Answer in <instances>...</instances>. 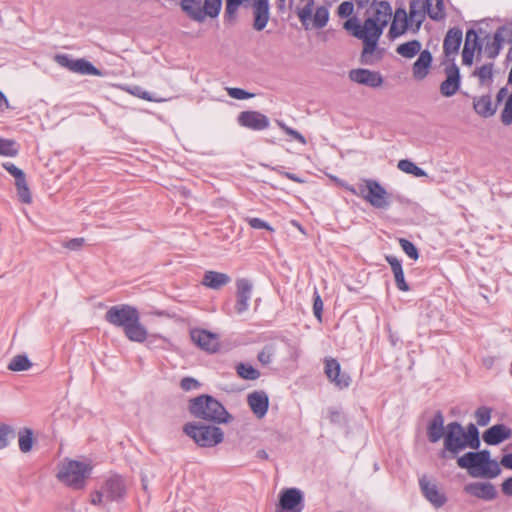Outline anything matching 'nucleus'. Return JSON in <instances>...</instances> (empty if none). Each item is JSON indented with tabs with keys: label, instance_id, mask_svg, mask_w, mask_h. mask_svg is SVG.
<instances>
[{
	"label": "nucleus",
	"instance_id": "f257e3e1",
	"mask_svg": "<svg viewBox=\"0 0 512 512\" xmlns=\"http://www.w3.org/2000/svg\"><path fill=\"white\" fill-rule=\"evenodd\" d=\"M391 17L392 8L389 2L374 0L363 24H360L356 17L349 18L344 23L347 31L363 41L362 62L369 63L368 57L375 51L378 40Z\"/></svg>",
	"mask_w": 512,
	"mask_h": 512
},
{
	"label": "nucleus",
	"instance_id": "f03ea898",
	"mask_svg": "<svg viewBox=\"0 0 512 512\" xmlns=\"http://www.w3.org/2000/svg\"><path fill=\"white\" fill-rule=\"evenodd\" d=\"M460 468L467 469L472 477L495 478L500 472L497 461L490 459V452H468L457 459Z\"/></svg>",
	"mask_w": 512,
	"mask_h": 512
},
{
	"label": "nucleus",
	"instance_id": "7ed1b4c3",
	"mask_svg": "<svg viewBox=\"0 0 512 512\" xmlns=\"http://www.w3.org/2000/svg\"><path fill=\"white\" fill-rule=\"evenodd\" d=\"M189 410L195 417L207 421L228 423L231 420L224 406L209 395H201L191 400Z\"/></svg>",
	"mask_w": 512,
	"mask_h": 512
},
{
	"label": "nucleus",
	"instance_id": "20e7f679",
	"mask_svg": "<svg viewBox=\"0 0 512 512\" xmlns=\"http://www.w3.org/2000/svg\"><path fill=\"white\" fill-rule=\"evenodd\" d=\"M348 190L362 197L377 209H387L391 204L389 193L378 181L373 179H365L363 184L358 186V190L354 187H348Z\"/></svg>",
	"mask_w": 512,
	"mask_h": 512
},
{
	"label": "nucleus",
	"instance_id": "39448f33",
	"mask_svg": "<svg viewBox=\"0 0 512 512\" xmlns=\"http://www.w3.org/2000/svg\"><path fill=\"white\" fill-rule=\"evenodd\" d=\"M94 464L90 458H65L59 464L57 477L60 480H86L93 471Z\"/></svg>",
	"mask_w": 512,
	"mask_h": 512
},
{
	"label": "nucleus",
	"instance_id": "423d86ee",
	"mask_svg": "<svg viewBox=\"0 0 512 512\" xmlns=\"http://www.w3.org/2000/svg\"><path fill=\"white\" fill-rule=\"evenodd\" d=\"M183 430L200 447H214L224 439L222 429L216 426L188 423Z\"/></svg>",
	"mask_w": 512,
	"mask_h": 512
},
{
	"label": "nucleus",
	"instance_id": "0eeeda50",
	"mask_svg": "<svg viewBox=\"0 0 512 512\" xmlns=\"http://www.w3.org/2000/svg\"><path fill=\"white\" fill-rule=\"evenodd\" d=\"M125 494L124 482H105L100 489L91 493V503L101 505L111 501H119Z\"/></svg>",
	"mask_w": 512,
	"mask_h": 512
},
{
	"label": "nucleus",
	"instance_id": "6e6552de",
	"mask_svg": "<svg viewBox=\"0 0 512 512\" xmlns=\"http://www.w3.org/2000/svg\"><path fill=\"white\" fill-rule=\"evenodd\" d=\"M304 508V494L298 488H284L279 493L275 512H301Z\"/></svg>",
	"mask_w": 512,
	"mask_h": 512
},
{
	"label": "nucleus",
	"instance_id": "1a4fd4ad",
	"mask_svg": "<svg viewBox=\"0 0 512 512\" xmlns=\"http://www.w3.org/2000/svg\"><path fill=\"white\" fill-rule=\"evenodd\" d=\"M139 312L136 308L120 304L110 307L106 314L105 320L113 326L124 329L130 322L136 321Z\"/></svg>",
	"mask_w": 512,
	"mask_h": 512
},
{
	"label": "nucleus",
	"instance_id": "9d476101",
	"mask_svg": "<svg viewBox=\"0 0 512 512\" xmlns=\"http://www.w3.org/2000/svg\"><path fill=\"white\" fill-rule=\"evenodd\" d=\"M444 447L453 454H457L466 447H469L465 431L458 422H451L446 426Z\"/></svg>",
	"mask_w": 512,
	"mask_h": 512
},
{
	"label": "nucleus",
	"instance_id": "9b49d317",
	"mask_svg": "<svg viewBox=\"0 0 512 512\" xmlns=\"http://www.w3.org/2000/svg\"><path fill=\"white\" fill-rule=\"evenodd\" d=\"M2 167L15 179V187L17 190V196L19 200L24 204H31L32 203V194L29 189L26 175L18 168L16 165H14L11 162H4L2 163Z\"/></svg>",
	"mask_w": 512,
	"mask_h": 512
},
{
	"label": "nucleus",
	"instance_id": "f8f14e48",
	"mask_svg": "<svg viewBox=\"0 0 512 512\" xmlns=\"http://www.w3.org/2000/svg\"><path fill=\"white\" fill-rule=\"evenodd\" d=\"M55 60L60 66L65 67L72 72L84 75H100V71L84 59L73 60L67 55H56Z\"/></svg>",
	"mask_w": 512,
	"mask_h": 512
},
{
	"label": "nucleus",
	"instance_id": "ddd939ff",
	"mask_svg": "<svg viewBox=\"0 0 512 512\" xmlns=\"http://www.w3.org/2000/svg\"><path fill=\"white\" fill-rule=\"evenodd\" d=\"M420 490L425 499L436 509L443 507L448 497L437 482H419Z\"/></svg>",
	"mask_w": 512,
	"mask_h": 512
},
{
	"label": "nucleus",
	"instance_id": "4468645a",
	"mask_svg": "<svg viewBox=\"0 0 512 512\" xmlns=\"http://www.w3.org/2000/svg\"><path fill=\"white\" fill-rule=\"evenodd\" d=\"M325 374L329 381L340 389L347 388L351 383V377L341 372V366L334 358L325 359Z\"/></svg>",
	"mask_w": 512,
	"mask_h": 512
},
{
	"label": "nucleus",
	"instance_id": "2eb2a0df",
	"mask_svg": "<svg viewBox=\"0 0 512 512\" xmlns=\"http://www.w3.org/2000/svg\"><path fill=\"white\" fill-rule=\"evenodd\" d=\"M253 285L250 280L240 278L236 281V303L235 311L237 314H243L249 308V301L252 295Z\"/></svg>",
	"mask_w": 512,
	"mask_h": 512
},
{
	"label": "nucleus",
	"instance_id": "dca6fc26",
	"mask_svg": "<svg viewBox=\"0 0 512 512\" xmlns=\"http://www.w3.org/2000/svg\"><path fill=\"white\" fill-rule=\"evenodd\" d=\"M237 121L240 126L251 130H264L270 124L268 117L258 111H243Z\"/></svg>",
	"mask_w": 512,
	"mask_h": 512
},
{
	"label": "nucleus",
	"instance_id": "f3484780",
	"mask_svg": "<svg viewBox=\"0 0 512 512\" xmlns=\"http://www.w3.org/2000/svg\"><path fill=\"white\" fill-rule=\"evenodd\" d=\"M446 79L440 85V93L444 97H452L460 88L459 68L453 63L445 68Z\"/></svg>",
	"mask_w": 512,
	"mask_h": 512
},
{
	"label": "nucleus",
	"instance_id": "a211bd4d",
	"mask_svg": "<svg viewBox=\"0 0 512 512\" xmlns=\"http://www.w3.org/2000/svg\"><path fill=\"white\" fill-rule=\"evenodd\" d=\"M351 81L376 88L382 85L383 78L380 73L368 69H353L349 72Z\"/></svg>",
	"mask_w": 512,
	"mask_h": 512
},
{
	"label": "nucleus",
	"instance_id": "6ab92c4d",
	"mask_svg": "<svg viewBox=\"0 0 512 512\" xmlns=\"http://www.w3.org/2000/svg\"><path fill=\"white\" fill-rule=\"evenodd\" d=\"M192 341L207 352H215L219 347L218 337L206 330L194 329L190 333Z\"/></svg>",
	"mask_w": 512,
	"mask_h": 512
},
{
	"label": "nucleus",
	"instance_id": "aec40b11",
	"mask_svg": "<svg viewBox=\"0 0 512 512\" xmlns=\"http://www.w3.org/2000/svg\"><path fill=\"white\" fill-rule=\"evenodd\" d=\"M247 403L253 414L258 419H262L268 411L269 398L264 391H254L248 394Z\"/></svg>",
	"mask_w": 512,
	"mask_h": 512
},
{
	"label": "nucleus",
	"instance_id": "412c9836",
	"mask_svg": "<svg viewBox=\"0 0 512 512\" xmlns=\"http://www.w3.org/2000/svg\"><path fill=\"white\" fill-rule=\"evenodd\" d=\"M407 31L412 32V27H410L408 14L405 9L397 8L393 15L389 35L391 38H397L405 34Z\"/></svg>",
	"mask_w": 512,
	"mask_h": 512
},
{
	"label": "nucleus",
	"instance_id": "4be33fe9",
	"mask_svg": "<svg viewBox=\"0 0 512 512\" xmlns=\"http://www.w3.org/2000/svg\"><path fill=\"white\" fill-rule=\"evenodd\" d=\"M464 491L472 496L483 500H493L497 496V491L491 482H471L464 487Z\"/></svg>",
	"mask_w": 512,
	"mask_h": 512
},
{
	"label": "nucleus",
	"instance_id": "5701e85b",
	"mask_svg": "<svg viewBox=\"0 0 512 512\" xmlns=\"http://www.w3.org/2000/svg\"><path fill=\"white\" fill-rule=\"evenodd\" d=\"M512 36V27L502 26L496 30L492 42L487 45V53L489 57H496L502 49L505 42L509 41Z\"/></svg>",
	"mask_w": 512,
	"mask_h": 512
},
{
	"label": "nucleus",
	"instance_id": "b1692460",
	"mask_svg": "<svg viewBox=\"0 0 512 512\" xmlns=\"http://www.w3.org/2000/svg\"><path fill=\"white\" fill-rule=\"evenodd\" d=\"M408 18L412 32L416 33L425 20V3L423 0H412L409 4Z\"/></svg>",
	"mask_w": 512,
	"mask_h": 512
},
{
	"label": "nucleus",
	"instance_id": "393cba45",
	"mask_svg": "<svg viewBox=\"0 0 512 512\" xmlns=\"http://www.w3.org/2000/svg\"><path fill=\"white\" fill-rule=\"evenodd\" d=\"M511 436V430L503 424L490 427L483 434V440L489 445H497Z\"/></svg>",
	"mask_w": 512,
	"mask_h": 512
},
{
	"label": "nucleus",
	"instance_id": "a878e982",
	"mask_svg": "<svg viewBox=\"0 0 512 512\" xmlns=\"http://www.w3.org/2000/svg\"><path fill=\"white\" fill-rule=\"evenodd\" d=\"M254 24L257 31L263 30L269 20V5L267 0H256L253 4Z\"/></svg>",
	"mask_w": 512,
	"mask_h": 512
},
{
	"label": "nucleus",
	"instance_id": "bb28decb",
	"mask_svg": "<svg viewBox=\"0 0 512 512\" xmlns=\"http://www.w3.org/2000/svg\"><path fill=\"white\" fill-rule=\"evenodd\" d=\"M462 42V31L459 28H451L448 30L444 42L443 50L446 56L454 55L458 52Z\"/></svg>",
	"mask_w": 512,
	"mask_h": 512
},
{
	"label": "nucleus",
	"instance_id": "cd10ccee",
	"mask_svg": "<svg viewBox=\"0 0 512 512\" xmlns=\"http://www.w3.org/2000/svg\"><path fill=\"white\" fill-rule=\"evenodd\" d=\"M444 417L440 411L436 412L427 426V437L431 443L438 442L444 435Z\"/></svg>",
	"mask_w": 512,
	"mask_h": 512
},
{
	"label": "nucleus",
	"instance_id": "c85d7f7f",
	"mask_svg": "<svg viewBox=\"0 0 512 512\" xmlns=\"http://www.w3.org/2000/svg\"><path fill=\"white\" fill-rule=\"evenodd\" d=\"M473 108L478 115L488 118L496 113L497 104L492 102L490 95H482L480 97H474Z\"/></svg>",
	"mask_w": 512,
	"mask_h": 512
},
{
	"label": "nucleus",
	"instance_id": "c756f323",
	"mask_svg": "<svg viewBox=\"0 0 512 512\" xmlns=\"http://www.w3.org/2000/svg\"><path fill=\"white\" fill-rule=\"evenodd\" d=\"M230 281L231 278L226 273L206 271L202 279V284L210 289L219 290L229 284Z\"/></svg>",
	"mask_w": 512,
	"mask_h": 512
},
{
	"label": "nucleus",
	"instance_id": "7c9ffc66",
	"mask_svg": "<svg viewBox=\"0 0 512 512\" xmlns=\"http://www.w3.org/2000/svg\"><path fill=\"white\" fill-rule=\"evenodd\" d=\"M432 63V55L430 51L424 50L420 52L418 59L412 67L413 77L418 80L424 79Z\"/></svg>",
	"mask_w": 512,
	"mask_h": 512
},
{
	"label": "nucleus",
	"instance_id": "2f4dec72",
	"mask_svg": "<svg viewBox=\"0 0 512 512\" xmlns=\"http://www.w3.org/2000/svg\"><path fill=\"white\" fill-rule=\"evenodd\" d=\"M125 336L133 342L142 343L147 338V330L140 323V316L136 317V321L130 322L124 329Z\"/></svg>",
	"mask_w": 512,
	"mask_h": 512
},
{
	"label": "nucleus",
	"instance_id": "473e14b6",
	"mask_svg": "<svg viewBox=\"0 0 512 512\" xmlns=\"http://www.w3.org/2000/svg\"><path fill=\"white\" fill-rule=\"evenodd\" d=\"M182 10L194 21L203 22L205 20V13L203 7L198 0H183L181 2Z\"/></svg>",
	"mask_w": 512,
	"mask_h": 512
},
{
	"label": "nucleus",
	"instance_id": "72a5a7b5",
	"mask_svg": "<svg viewBox=\"0 0 512 512\" xmlns=\"http://www.w3.org/2000/svg\"><path fill=\"white\" fill-rule=\"evenodd\" d=\"M421 43L418 40H411L398 45L396 52L404 58H413L421 51Z\"/></svg>",
	"mask_w": 512,
	"mask_h": 512
},
{
	"label": "nucleus",
	"instance_id": "f704fd0d",
	"mask_svg": "<svg viewBox=\"0 0 512 512\" xmlns=\"http://www.w3.org/2000/svg\"><path fill=\"white\" fill-rule=\"evenodd\" d=\"M425 9L433 20H442L445 17L443 0H426Z\"/></svg>",
	"mask_w": 512,
	"mask_h": 512
},
{
	"label": "nucleus",
	"instance_id": "c9c22d12",
	"mask_svg": "<svg viewBox=\"0 0 512 512\" xmlns=\"http://www.w3.org/2000/svg\"><path fill=\"white\" fill-rule=\"evenodd\" d=\"M397 167L402 172L414 175L415 177H423L427 175L423 169L419 168L415 163L408 159L400 160L397 164Z\"/></svg>",
	"mask_w": 512,
	"mask_h": 512
},
{
	"label": "nucleus",
	"instance_id": "e433bc0d",
	"mask_svg": "<svg viewBox=\"0 0 512 512\" xmlns=\"http://www.w3.org/2000/svg\"><path fill=\"white\" fill-rule=\"evenodd\" d=\"M19 449L23 453H28L33 447V433L31 429L25 428L19 433Z\"/></svg>",
	"mask_w": 512,
	"mask_h": 512
},
{
	"label": "nucleus",
	"instance_id": "4c0bfd02",
	"mask_svg": "<svg viewBox=\"0 0 512 512\" xmlns=\"http://www.w3.org/2000/svg\"><path fill=\"white\" fill-rule=\"evenodd\" d=\"M314 1L307 0L305 5L298 10V17L305 28L309 27V24L313 18Z\"/></svg>",
	"mask_w": 512,
	"mask_h": 512
},
{
	"label": "nucleus",
	"instance_id": "58836bf2",
	"mask_svg": "<svg viewBox=\"0 0 512 512\" xmlns=\"http://www.w3.org/2000/svg\"><path fill=\"white\" fill-rule=\"evenodd\" d=\"M32 366V363L26 355H16L8 364V369L11 371H25Z\"/></svg>",
	"mask_w": 512,
	"mask_h": 512
},
{
	"label": "nucleus",
	"instance_id": "ea45409f",
	"mask_svg": "<svg viewBox=\"0 0 512 512\" xmlns=\"http://www.w3.org/2000/svg\"><path fill=\"white\" fill-rule=\"evenodd\" d=\"M237 374L246 380H256L260 377V372L249 364L239 363L236 366Z\"/></svg>",
	"mask_w": 512,
	"mask_h": 512
},
{
	"label": "nucleus",
	"instance_id": "a19ab883",
	"mask_svg": "<svg viewBox=\"0 0 512 512\" xmlns=\"http://www.w3.org/2000/svg\"><path fill=\"white\" fill-rule=\"evenodd\" d=\"M328 19H329L328 9L324 6H320L315 10L311 22L313 23V26L315 28H322L327 24Z\"/></svg>",
	"mask_w": 512,
	"mask_h": 512
},
{
	"label": "nucleus",
	"instance_id": "79ce46f5",
	"mask_svg": "<svg viewBox=\"0 0 512 512\" xmlns=\"http://www.w3.org/2000/svg\"><path fill=\"white\" fill-rule=\"evenodd\" d=\"M222 6V0H205L203 7V12L205 13V18L211 17L215 18L218 16L220 9Z\"/></svg>",
	"mask_w": 512,
	"mask_h": 512
},
{
	"label": "nucleus",
	"instance_id": "37998d69",
	"mask_svg": "<svg viewBox=\"0 0 512 512\" xmlns=\"http://www.w3.org/2000/svg\"><path fill=\"white\" fill-rule=\"evenodd\" d=\"M17 154L18 148L15 141L0 138V155L14 157Z\"/></svg>",
	"mask_w": 512,
	"mask_h": 512
},
{
	"label": "nucleus",
	"instance_id": "c03bdc74",
	"mask_svg": "<svg viewBox=\"0 0 512 512\" xmlns=\"http://www.w3.org/2000/svg\"><path fill=\"white\" fill-rule=\"evenodd\" d=\"M467 442L470 448L477 449L480 445L479 432L474 424H469L465 432Z\"/></svg>",
	"mask_w": 512,
	"mask_h": 512
},
{
	"label": "nucleus",
	"instance_id": "a18cd8bd",
	"mask_svg": "<svg viewBox=\"0 0 512 512\" xmlns=\"http://www.w3.org/2000/svg\"><path fill=\"white\" fill-rule=\"evenodd\" d=\"M14 437V430L5 424L0 425V449L8 446L9 438Z\"/></svg>",
	"mask_w": 512,
	"mask_h": 512
},
{
	"label": "nucleus",
	"instance_id": "49530a36",
	"mask_svg": "<svg viewBox=\"0 0 512 512\" xmlns=\"http://www.w3.org/2000/svg\"><path fill=\"white\" fill-rule=\"evenodd\" d=\"M399 244L402 250L409 256L411 259L416 260L419 257L418 250L415 245L407 239H399Z\"/></svg>",
	"mask_w": 512,
	"mask_h": 512
},
{
	"label": "nucleus",
	"instance_id": "de8ad7c7",
	"mask_svg": "<svg viewBox=\"0 0 512 512\" xmlns=\"http://www.w3.org/2000/svg\"><path fill=\"white\" fill-rule=\"evenodd\" d=\"M491 418V410L486 407H480L475 412V419L479 426H486Z\"/></svg>",
	"mask_w": 512,
	"mask_h": 512
},
{
	"label": "nucleus",
	"instance_id": "09e8293b",
	"mask_svg": "<svg viewBox=\"0 0 512 512\" xmlns=\"http://www.w3.org/2000/svg\"><path fill=\"white\" fill-rule=\"evenodd\" d=\"M492 68V64H486L478 68L474 74L479 78L480 82L484 84L485 82L491 80Z\"/></svg>",
	"mask_w": 512,
	"mask_h": 512
},
{
	"label": "nucleus",
	"instance_id": "8fccbe9b",
	"mask_svg": "<svg viewBox=\"0 0 512 512\" xmlns=\"http://www.w3.org/2000/svg\"><path fill=\"white\" fill-rule=\"evenodd\" d=\"M464 48H468L471 50L480 49V45L478 43V35L472 29L468 30L466 33Z\"/></svg>",
	"mask_w": 512,
	"mask_h": 512
},
{
	"label": "nucleus",
	"instance_id": "3c124183",
	"mask_svg": "<svg viewBox=\"0 0 512 512\" xmlns=\"http://www.w3.org/2000/svg\"><path fill=\"white\" fill-rule=\"evenodd\" d=\"M501 121L504 125L512 124V94L508 97L501 113Z\"/></svg>",
	"mask_w": 512,
	"mask_h": 512
},
{
	"label": "nucleus",
	"instance_id": "603ef678",
	"mask_svg": "<svg viewBox=\"0 0 512 512\" xmlns=\"http://www.w3.org/2000/svg\"><path fill=\"white\" fill-rule=\"evenodd\" d=\"M226 91L230 97L237 99V100H244V99H249V98L253 97V94H251L241 88L227 87Z\"/></svg>",
	"mask_w": 512,
	"mask_h": 512
},
{
	"label": "nucleus",
	"instance_id": "864d4df0",
	"mask_svg": "<svg viewBox=\"0 0 512 512\" xmlns=\"http://www.w3.org/2000/svg\"><path fill=\"white\" fill-rule=\"evenodd\" d=\"M278 126L289 136L293 137L296 141H298L301 144H306V140L302 134H300L298 131L288 127L285 123L278 121Z\"/></svg>",
	"mask_w": 512,
	"mask_h": 512
},
{
	"label": "nucleus",
	"instance_id": "5fc2aeb1",
	"mask_svg": "<svg viewBox=\"0 0 512 512\" xmlns=\"http://www.w3.org/2000/svg\"><path fill=\"white\" fill-rule=\"evenodd\" d=\"M323 301L317 291L314 292L313 312L315 317L321 321Z\"/></svg>",
	"mask_w": 512,
	"mask_h": 512
},
{
	"label": "nucleus",
	"instance_id": "6e6d98bb",
	"mask_svg": "<svg viewBox=\"0 0 512 512\" xmlns=\"http://www.w3.org/2000/svg\"><path fill=\"white\" fill-rule=\"evenodd\" d=\"M354 11V5L352 2L345 1L338 7V15L342 18L349 17Z\"/></svg>",
	"mask_w": 512,
	"mask_h": 512
},
{
	"label": "nucleus",
	"instance_id": "4d7b16f0",
	"mask_svg": "<svg viewBox=\"0 0 512 512\" xmlns=\"http://www.w3.org/2000/svg\"><path fill=\"white\" fill-rule=\"evenodd\" d=\"M249 225L254 229H266L269 231H274V229L265 221L260 218H248Z\"/></svg>",
	"mask_w": 512,
	"mask_h": 512
},
{
	"label": "nucleus",
	"instance_id": "13d9d810",
	"mask_svg": "<svg viewBox=\"0 0 512 512\" xmlns=\"http://www.w3.org/2000/svg\"><path fill=\"white\" fill-rule=\"evenodd\" d=\"M84 238H73L64 243V247L69 250H80L84 245Z\"/></svg>",
	"mask_w": 512,
	"mask_h": 512
},
{
	"label": "nucleus",
	"instance_id": "bf43d9fd",
	"mask_svg": "<svg viewBox=\"0 0 512 512\" xmlns=\"http://www.w3.org/2000/svg\"><path fill=\"white\" fill-rule=\"evenodd\" d=\"M394 274V278H395V282H396V286L399 290L401 291H408L409 290V286L408 284L406 283L405 279H404V272L403 270L402 271H398L397 273H393Z\"/></svg>",
	"mask_w": 512,
	"mask_h": 512
},
{
	"label": "nucleus",
	"instance_id": "052dcab7",
	"mask_svg": "<svg viewBox=\"0 0 512 512\" xmlns=\"http://www.w3.org/2000/svg\"><path fill=\"white\" fill-rule=\"evenodd\" d=\"M180 386L183 390L189 391L196 389L199 386V383L193 378L186 377L181 380Z\"/></svg>",
	"mask_w": 512,
	"mask_h": 512
},
{
	"label": "nucleus",
	"instance_id": "680f3d73",
	"mask_svg": "<svg viewBox=\"0 0 512 512\" xmlns=\"http://www.w3.org/2000/svg\"><path fill=\"white\" fill-rule=\"evenodd\" d=\"M272 356H273V353H272L271 349L265 348L258 354V360L262 364H269L272 361Z\"/></svg>",
	"mask_w": 512,
	"mask_h": 512
},
{
	"label": "nucleus",
	"instance_id": "e2e57ef3",
	"mask_svg": "<svg viewBox=\"0 0 512 512\" xmlns=\"http://www.w3.org/2000/svg\"><path fill=\"white\" fill-rule=\"evenodd\" d=\"M386 260L391 266L392 272L397 273L398 271H402L401 262L394 256H386Z\"/></svg>",
	"mask_w": 512,
	"mask_h": 512
},
{
	"label": "nucleus",
	"instance_id": "0e129e2a",
	"mask_svg": "<svg viewBox=\"0 0 512 512\" xmlns=\"http://www.w3.org/2000/svg\"><path fill=\"white\" fill-rule=\"evenodd\" d=\"M474 52L475 50H471V49H468V48H463V51H462V61H463V64H466V65H471L472 62H473V58H474Z\"/></svg>",
	"mask_w": 512,
	"mask_h": 512
},
{
	"label": "nucleus",
	"instance_id": "69168bd1",
	"mask_svg": "<svg viewBox=\"0 0 512 512\" xmlns=\"http://www.w3.org/2000/svg\"><path fill=\"white\" fill-rule=\"evenodd\" d=\"M499 465L507 469H512V453L504 455Z\"/></svg>",
	"mask_w": 512,
	"mask_h": 512
},
{
	"label": "nucleus",
	"instance_id": "338daca9",
	"mask_svg": "<svg viewBox=\"0 0 512 512\" xmlns=\"http://www.w3.org/2000/svg\"><path fill=\"white\" fill-rule=\"evenodd\" d=\"M237 9H238V6L226 4L225 17L229 18V19L233 18Z\"/></svg>",
	"mask_w": 512,
	"mask_h": 512
},
{
	"label": "nucleus",
	"instance_id": "774afa93",
	"mask_svg": "<svg viewBox=\"0 0 512 512\" xmlns=\"http://www.w3.org/2000/svg\"><path fill=\"white\" fill-rule=\"evenodd\" d=\"M502 492L507 496H512V482H502Z\"/></svg>",
	"mask_w": 512,
	"mask_h": 512
}]
</instances>
